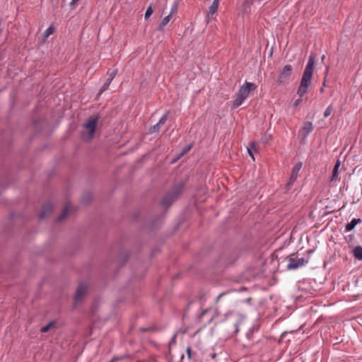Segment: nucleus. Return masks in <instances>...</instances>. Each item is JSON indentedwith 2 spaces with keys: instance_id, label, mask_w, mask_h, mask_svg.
<instances>
[{
  "instance_id": "1",
  "label": "nucleus",
  "mask_w": 362,
  "mask_h": 362,
  "mask_svg": "<svg viewBox=\"0 0 362 362\" xmlns=\"http://www.w3.org/2000/svg\"><path fill=\"white\" fill-rule=\"evenodd\" d=\"M315 68V57L313 54L309 57L308 62L305 66L300 83L297 90V94L302 98L308 92L311 84V80Z\"/></svg>"
},
{
  "instance_id": "2",
  "label": "nucleus",
  "mask_w": 362,
  "mask_h": 362,
  "mask_svg": "<svg viewBox=\"0 0 362 362\" xmlns=\"http://www.w3.org/2000/svg\"><path fill=\"white\" fill-rule=\"evenodd\" d=\"M257 86L254 83L245 81V84L241 86L238 93L235 94V98L233 102V108L236 109L240 106L248 97L251 90L256 89Z\"/></svg>"
},
{
  "instance_id": "3",
  "label": "nucleus",
  "mask_w": 362,
  "mask_h": 362,
  "mask_svg": "<svg viewBox=\"0 0 362 362\" xmlns=\"http://www.w3.org/2000/svg\"><path fill=\"white\" fill-rule=\"evenodd\" d=\"M245 317V315H243L242 313H240L235 312V311H229V312H227L226 313H225L221 317V318L219 320V322H225V321L229 322L230 323H231L233 325V327L235 328L234 332L237 333V332H238V326L240 323L243 322Z\"/></svg>"
},
{
  "instance_id": "4",
  "label": "nucleus",
  "mask_w": 362,
  "mask_h": 362,
  "mask_svg": "<svg viewBox=\"0 0 362 362\" xmlns=\"http://www.w3.org/2000/svg\"><path fill=\"white\" fill-rule=\"evenodd\" d=\"M184 188L183 183L175 185L168 193L165 197L162 199L161 204L163 206L168 207L170 206L181 194Z\"/></svg>"
},
{
  "instance_id": "5",
  "label": "nucleus",
  "mask_w": 362,
  "mask_h": 362,
  "mask_svg": "<svg viewBox=\"0 0 362 362\" xmlns=\"http://www.w3.org/2000/svg\"><path fill=\"white\" fill-rule=\"evenodd\" d=\"M98 119V116H91L88 119L87 122L84 123L83 125V127L88 131L89 139H92L93 138Z\"/></svg>"
},
{
  "instance_id": "6",
  "label": "nucleus",
  "mask_w": 362,
  "mask_h": 362,
  "mask_svg": "<svg viewBox=\"0 0 362 362\" xmlns=\"http://www.w3.org/2000/svg\"><path fill=\"white\" fill-rule=\"evenodd\" d=\"M292 71H293V68H292L291 65H290V64L285 65L279 75V77L276 81L277 83L279 85L285 84L289 79V78L292 74Z\"/></svg>"
},
{
  "instance_id": "7",
  "label": "nucleus",
  "mask_w": 362,
  "mask_h": 362,
  "mask_svg": "<svg viewBox=\"0 0 362 362\" xmlns=\"http://www.w3.org/2000/svg\"><path fill=\"white\" fill-rule=\"evenodd\" d=\"M307 262H308V261H306L303 257H301V258L289 257L288 263L286 266V268L288 270L296 269L299 267L304 266Z\"/></svg>"
},
{
  "instance_id": "8",
  "label": "nucleus",
  "mask_w": 362,
  "mask_h": 362,
  "mask_svg": "<svg viewBox=\"0 0 362 362\" xmlns=\"http://www.w3.org/2000/svg\"><path fill=\"white\" fill-rule=\"evenodd\" d=\"M303 166V163L301 162L297 163L292 168L291 175L290 176L289 180L287 182L286 187L287 189H290L293 184L297 179L298 174L300 170Z\"/></svg>"
},
{
  "instance_id": "9",
  "label": "nucleus",
  "mask_w": 362,
  "mask_h": 362,
  "mask_svg": "<svg viewBox=\"0 0 362 362\" xmlns=\"http://www.w3.org/2000/svg\"><path fill=\"white\" fill-rule=\"evenodd\" d=\"M88 285L85 282H82V283L79 284V285L76 289V295H75V298H74L75 305L76 303H78L81 300V298L86 295V293L88 291Z\"/></svg>"
},
{
  "instance_id": "10",
  "label": "nucleus",
  "mask_w": 362,
  "mask_h": 362,
  "mask_svg": "<svg viewBox=\"0 0 362 362\" xmlns=\"http://www.w3.org/2000/svg\"><path fill=\"white\" fill-rule=\"evenodd\" d=\"M169 115V111H167L159 119V121L153 125L149 130L150 133L159 132L160 127L166 122Z\"/></svg>"
},
{
  "instance_id": "11",
  "label": "nucleus",
  "mask_w": 362,
  "mask_h": 362,
  "mask_svg": "<svg viewBox=\"0 0 362 362\" xmlns=\"http://www.w3.org/2000/svg\"><path fill=\"white\" fill-rule=\"evenodd\" d=\"M52 211V206L51 204L47 203L42 206V211L39 214V218L43 219L48 216Z\"/></svg>"
},
{
  "instance_id": "12",
  "label": "nucleus",
  "mask_w": 362,
  "mask_h": 362,
  "mask_svg": "<svg viewBox=\"0 0 362 362\" xmlns=\"http://www.w3.org/2000/svg\"><path fill=\"white\" fill-rule=\"evenodd\" d=\"M361 222H362V220L361 218H353L351 221V222L348 223L346 225L345 232H349V231L352 230L357 224L361 223Z\"/></svg>"
},
{
  "instance_id": "13",
  "label": "nucleus",
  "mask_w": 362,
  "mask_h": 362,
  "mask_svg": "<svg viewBox=\"0 0 362 362\" xmlns=\"http://www.w3.org/2000/svg\"><path fill=\"white\" fill-rule=\"evenodd\" d=\"M340 160H337L334 165V167L332 170V181H335L338 179L339 177V168L340 167Z\"/></svg>"
},
{
  "instance_id": "14",
  "label": "nucleus",
  "mask_w": 362,
  "mask_h": 362,
  "mask_svg": "<svg viewBox=\"0 0 362 362\" xmlns=\"http://www.w3.org/2000/svg\"><path fill=\"white\" fill-rule=\"evenodd\" d=\"M219 3L214 2L211 4V5L209 8L207 17L209 18L210 17H212V16L217 12L218 8Z\"/></svg>"
},
{
  "instance_id": "15",
  "label": "nucleus",
  "mask_w": 362,
  "mask_h": 362,
  "mask_svg": "<svg viewBox=\"0 0 362 362\" xmlns=\"http://www.w3.org/2000/svg\"><path fill=\"white\" fill-rule=\"evenodd\" d=\"M69 208H70V204L69 203H66L63 209L62 214L57 219V221L58 222L63 221L67 216L69 211Z\"/></svg>"
},
{
  "instance_id": "16",
  "label": "nucleus",
  "mask_w": 362,
  "mask_h": 362,
  "mask_svg": "<svg viewBox=\"0 0 362 362\" xmlns=\"http://www.w3.org/2000/svg\"><path fill=\"white\" fill-rule=\"evenodd\" d=\"M353 255L356 259L362 260V247L356 246L354 247L353 250Z\"/></svg>"
},
{
  "instance_id": "17",
  "label": "nucleus",
  "mask_w": 362,
  "mask_h": 362,
  "mask_svg": "<svg viewBox=\"0 0 362 362\" xmlns=\"http://www.w3.org/2000/svg\"><path fill=\"white\" fill-rule=\"evenodd\" d=\"M171 18V15L169 14L167 16L164 17L161 21L160 23L159 24L158 30H162L163 28L168 23Z\"/></svg>"
},
{
  "instance_id": "18",
  "label": "nucleus",
  "mask_w": 362,
  "mask_h": 362,
  "mask_svg": "<svg viewBox=\"0 0 362 362\" xmlns=\"http://www.w3.org/2000/svg\"><path fill=\"white\" fill-rule=\"evenodd\" d=\"M303 130L305 134H309L313 130V127L312 122H305L303 127Z\"/></svg>"
},
{
  "instance_id": "19",
  "label": "nucleus",
  "mask_w": 362,
  "mask_h": 362,
  "mask_svg": "<svg viewBox=\"0 0 362 362\" xmlns=\"http://www.w3.org/2000/svg\"><path fill=\"white\" fill-rule=\"evenodd\" d=\"M247 150L248 154L251 156L252 160H255L254 152L256 151L255 144L254 143H250Z\"/></svg>"
},
{
  "instance_id": "20",
  "label": "nucleus",
  "mask_w": 362,
  "mask_h": 362,
  "mask_svg": "<svg viewBox=\"0 0 362 362\" xmlns=\"http://www.w3.org/2000/svg\"><path fill=\"white\" fill-rule=\"evenodd\" d=\"M192 148V145H187L183 147L180 151V153L177 155V159L180 158L185 154L188 153L189 150Z\"/></svg>"
},
{
  "instance_id": "21",
  "label": "nucleus",
  "mask_w": 362,
  "mask_h": 362,
  "mask_svg": "<svg viewBox=\"0 0 362 362\" xmlns=\"http://www.w3.org/2000/svg\"><path fill=\"white\" fill-rule=\"evenodd\" d=\"M111 82H112L111 79L107 78L105 83L103 85V86L100 89V93L106 90L108 88L109 86L110 85Z\"/></svg>"
},
{
  "instance_id": "22",
  "label": "nucleus",
  "mask_w": 362,
  "mask_h": 362,
  "mask_svg": "<svg viewBox=\"0 0 362 362\" xmlns=\"http://www.w3.org/2000/svg\"><path fill=\"white\" fill-rule=\"evenodd\" d=\"M54 322H50L49 324H47V325H45L41 328V332L43 333H45V332H48L51 327H54Z\"/></svg>"
},
{
  "instance_id": "23",
  "label": "nucleus",
  "mask_w": 362,
  "mask_h": 362,
  "mask_svg": "<svg viewBox=\"0 0 362 362\" xmlns=\"http://www.w3.org/2000/svg\"><path fill=\"white\" fill-rule=\"evenodd\" d=\"M333 110H334V108H333L332 105H329L327 107V109L325 110V111L324 112V117H328L332 113Z\"/></svg>"
},
{
  "instance_id": "24",
  "label": "nucleus",
  "mask_w": 362,
  "mask_h": 362,
  "mask_svg": "<svg viewBox=\"0 0 362 362\" xmlns=\"http://www.w3.org/2000/svg\"><path fill=\"white\" fill-rule=\"evenodd\" d=\"M153 12V10L152 6L151 5L148 6L146 11V13H145V16H144L145 19H148L151 16Z\"/></svg>"
},
{
  "instance_id": "25",
  "label": "nucleus",
  "mask_w": 362,
  "mask_h": 362,
  "mask_svg": "<svg viewBox=\"0 0 362 362\" xmlns=\"http://www.w3.org/2000/svg\"><path fill=\"white\" fill-rule=\"evenodd\" d=\"M177 9H178V4H177V2H174L171 6L170 12L169 15H171V16H173V15L177 11Z\"/></svg>"
},
{
  "instance_id": "26",
  "label": "nucleus",
  "mask_w": 362,
  "mask_h": 362,
  "mask_svg": "<svg viewBox=\"0 0 362 362\" xmlns=\"http://www.w3.org/2000/svg\"><path fill=\"white\" fill-rule=\"evenodd\" d=\"M117 69H113L111 72L108 71L107 74L109 75V77L107 78L111 79V81H112L113 78H115V76L117 75Z\"/></svg>"
},
{
  "instance_id": "27",
  "label": "nucleus",
  "mask_w": 362,
  "mask_h": 362,
  "mask_svg": "<svg viewBox=\"0 0 362 362\" xmlns=\"http://www.w3.org/2000/svg\"><path fill=\"white\" fill-rule=\"evenodd\" d=\"M54 33V28L52 26H49L47 29H46L45 32V37H47L50 35H52Z\"/></svg>"
},
{
  "instance_id": "28",
  "label": "nucleus",
  "mask_w": 362,
  "mask_h": 362,
  "mask_svg": "<svg viewBox=\"0 0 362 362\" xmlns=\"http://www.w3.org/2000/svg\"><path fill=\"white\" fill-rule=\"evenodd\" d=\"M252 4V2L249 1H245L244 3H243V10L247 12V9L250 8V5Z\"/></svg>"
},
{
  "instance_id": "29",
  "label": "nucleus",
  "mask_w": 362,
  "mask_h": 362,
  "mask_svg": "<svg viewBox=\"0 0 362 362\" xmlns=\"http://www.w3.org/2000/svg\"><path fill=\"white\" fill-rule=\"evenodd\" d=\"M228 293V292H223L221 293H220L217 297H216V303H218V300L221 299V298H222L223 296H224L225 295H226Z\"/></svg>"
},
{
  "instance_id": "30",
  "label": "nucleus",
  "mask_w": 362,
  "mask_h": 362,
  "mask_svg": "<svg viewBox=\"0 0 362 362\" xmlns=\"http://www.w3.org/2000/svg\"><path fill=\"white\" fill-rule=\"evenodd\" d=\"M302 102V99L301 98H299V99H297L294 101L293 103V106L294 107H297L298 105H300Z\"/></svg>"
},
{
  "instance_id": "31",
  "label": "nucleus",
  "mask_w": 362,
  "mask_h": 362,
  "mask_svg": "<svg viewBox=\"0 0 362 362\" xmlns=\"http://www.w3.org/2000/svg\"><path fill=\"white\" fill-rule=\"evenodd\" d=\"M78 1L79 0H71V1L70 3V6L71 8H74Z\"/></svg>"
},
{
  "instance_id": "32",
  "label": "nucleus",
  "mask_w": 362,
  "mask_h": 362,
  "mask_svg": "<svg viewBox=\"0 0 362 362\" xmlns=\"http://www.w3.org/2000/svg\"><path fill=\"white\" fill-rule=\"evenodd\" d=\"M186 352H187V356L189 358H191L192 356H191V348L189 346H188L186 349Z\"/></svg>"
},
{
  "instance_id": "33",
  "label": "nucleus",
  "mask_w": 362,
  "mask_h": 362,
  "mask_svg": "<svg viewBox=\"0 0 362 362\" xmlns=\"http://www.w3.org/2000/svg\"><path fill=\"white\" fill-rule=\"evenodd\" d=\"M325 79L324 80V83H323L322 87L320 90L321 93L324 92V87H325Z\"/></svg>"
},
{
  "instance_id": "34",
  "label": "nucleus",
  "mask_w": 362,
  "mask_h": 362,
  "mask_svg": "<svg viewBox=\"0 0 362 362\" xmlns=\"http://www.w3.org/2000/svg\"><path fill=\"white\" fill-rule=\"evenodd\" d=\"M175 338H176V335H175V334H174V336L173 337V339H172V342H173V341H175Z\"/></svg>"
},
{
  "instance_id": "35",
  "label": "nucleus",
  "mask_w": 362,
  "mask_h": 362,
  "mask_svg": "<svg viewBox=\"0 0 362 362\" xmlns=\"http://www.w3.org/2000/svg\"><path fill=\"white\" fill-rule=\"evenodd\" d=\"M325 55H323V56L322 57V59H322V61H324V60H325Z\"/></svg>"
},
{
  "instance_id": "36",
  "label": "nucleus",
  "mask_w": 362,
  "mask_h": 362,
  "mask_svg": "<svg viewBox=\"0 0 362 362\" xmlns=\"http://www.w3.org/2000/svg\"><path fill=\"white\" fill-rule=\"evenodd\" d=\"M220 0H214V2L219 3Z\"/></svg>"
}]
</instances>
